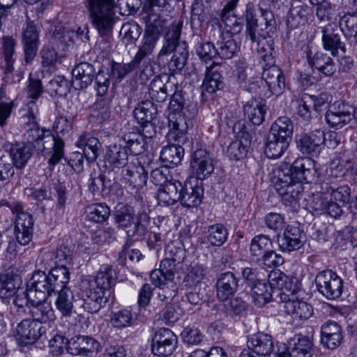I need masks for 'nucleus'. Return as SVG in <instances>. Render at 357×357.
I'll return each mask as SVG.
<instances>
[{
  "mask_svg": "<svg viewBox=\"0 0 357 357\" xmlns=\"http://www.w3.org/2000/svg\"><path fill=\"white\" fill-rule=\"evenodd\" d=\"M273 174L272 181L275 190L281 197L282 203L291 211H296L302 197L301 183H310L315 177L314 161L307 157L300 158L291 166L284 164L275 168Z\"/></svg>",
  "mask_w": 357,
  "mask_h": 357,
  "instance_id": "obj_1",
  "label": "nucleus"
},
{
  "mask_svg": "<svg viewBox=\"0 0 357 357\" xmlns=\"http://www.w3.org/2000/svg\"><path fill=\"white\" fill-rule=\"evenodd\" d=\"M27 119V128L23 135L24 143L36 149L38 153L48 158V164L54 167L64 156V142L55 136L50 130L40 129L33 114Z\"/></svg>",
  "mask_w": 357,
  "mask_h": 357,
  "instance_id": "obj_2",
  "label": "nucleus"
},
{
  "mask_svg": "<svg viewBox=\"0 0 357 357\" xmlns=\"http://www.w3.org/2000/svg\"><path fill=\"white\" fill-rule=\"evenodd\" d=\"M351 188L347 185L335 188L327 183L321 185L320 193L316 195L310 207L317 215H326L335 219L343 214L342 207L351 202Z\"/></svg>",
  "mask_w": 357,
  "mask_h": 357,
  "instance_id": "obj_3",
  "label": "nucleus"
},
{
  "mask_svg": "<svg viewBox=\"0 0 357 357\" xmlns=\"http://www.w3.org/2000/svg\"><path fill=\"white\" fill-rule=\"evenodd\" d=\"M185 181L184 184L174 180L169 182L163 188L158 190L156 199L158 204L163 206H172L180 202L186 208L197 206L202 202L203 189L198 185L197 179Z\"/></svg>",
  "mask_w": 357,
  "mask_h": 357,
  "instance_id": "obj_4",
  "label": "nucleus"
},
{
  "mask_svg": "<svg viewBox=\"0 0 357 357\" xmlns=\"http://www.w3.org/2000/svg\"><path fill=\"white\" fill-rule=\"evenodd\" d=\"M70 280V272L64 268H51L48 274L36 271L26 283V298L47 299L58 289L67 285Z\"/></svg>",
  "mask_w": 357,
  "mask_h": 357,
  "instance_id": "obj_5",
  "label": "nucleus"
},
{
  "mask_svg": "<svg viewBox=\"0 0 357 357\" xmlns=\"http://www.w3.org/2000/svg\"><path fill=\"white\" fill-rule=\"evenodd\" d=\"M277 288L281 291V298H287L299 289V281L296 277L286 275L280 271H271L268 275V284L265 280H261L251 287V296L252 302L259 307L264 306L271 301L272 291Z\"/></svg>",
  "mask_w": 357,
  "mask_h": 357,
  "instance_id": "obj_6",
  "label": "nucleus"
},
{
  "mask_svg": "<svg viewBox=\"0 0 357 357\" xmlns=\"http://www.w3.org/2000/svg\"><path fill=\"white\" fill-rule=\"evenodd\" d=\"M182 26V22L172 25V29L166 33L165 41L158 56L160 59L162 56L173 52L168 64L169 69L173 72H181L185 67L189 56L187 43L179 41Z\"/></svg>",
  "mask_w": 357,
  "mask_h": 357,
  "instance_id": "obj_7",
  "label": "nucleus"
},
{
  "mask_svg": "<svg viewBox=\"0 0 357 357\" xmlns=\"http://www.w3.org/2000/svg\"><path fill=\"white\" fill-rule=\"evenodd\" d=\"M93 25L101 36H108L114 25V0H87Z\"/></svg>",
  "mask_w": 357,
  "mask_h": 357,
  "instance_id": "obj_8",
  "label": "nucleus"
},
{
  "mask_svg": "<svg viewBox=\"0 0 357 357\" xmlns=\"http://www.w3.org/2000/svg\"><path fill=\"white\" fill-rule=\"evenodd\" d=\"M193 113L188 111L170 112L169 120L168 139L178 144H185L188 142L187 131L192 123Z\"/></svg>",
  "mask_w": 357,
  "mask_h": 357,
  "instance_id": "obj_9",
  "label": "nucleus"
},
{
  "mask_svg": "<svg viewBox=\"0 0 357 357\" xmlns=\"http://www.w3.org/2000/svg\"><path fill=\"white\" fill-rule=\"evenodd\" d=\"M317 291L329 300L339 298L343 290V280L331 270L320 271L315 278Z\"/></svg>",
  "mask_w": 357,
  "mask_h": 357,
  "instance_id": "obj_10",
  "label": "nucleus"
},
{
  "mask_svg": "<svg viewBox=\"0 0 357 357\" xmlns=\"http://www.w3.org/2000/svg\"><path fill=\"white\" fill-rule=\"evenodd\" d=\"M355 116L354 107L343 102H335L325 114V119L328 125L335 129L342 128Z\"/></svg>",
  "mask_w": 357,
  "mask_h": 357,
  "instance_id": "obj_11",
  "label": "nucleus"
},
{
  "mask_svg": "<svg viewBox=\"0 0 357 357\" xmlns=\"http://www.w3.org/2000/svg\"><path fill=\"white\" fill-rule=\"evenodd\" d=\"M43 327L31 319H24L13 329V335L18 343L22 346L33 344L38 340Z\"/></svg>",
  "mask_w": 357,
  "mask_h": 357,
  "instance_id": "obj_12",
  "label": "nucleus"
},
{
  "mask_svg": "<svg viewBox=\"0 0 357 357\" xmlns=\"http://www.w3.org/2000/svg\"><path fill=\"white\" fill-rule=\"evenodd\" d=\"M176 344V335L170 329L162 328L153 337L151 351L155 356H167L173 353Z\"/></svg>",
  "mask_w": 357,
  "mask_h": 357,
  "instance_id": "obj_13",
  "label": "nucleus"
},
{
  "mask_svg": "<svg viewBox=\"0 0 357 357\" xmlns=\"http://www.w3.org/2000/svg\"><path fill=\"white\" fill-rule=\"evenodd\" d=\"M13 211L16 213L15 233L16 239L22 245L29 244L32 238L33 220L32 216L23 211L22 205L17 204Z\"/></svg>",
  "mask_w": 357,
  "mask_h": 357,
  "instance_id": "obj_14",
  "label": "nucleus"
},
{
  "mask_svg": "<svg viewBox=\"0 0 357 357\" xmlns=\"http://www.w3.org/2000/svg\"><path fill=\"white\" fill-rule=\"evenodd\" d=\"M211 39L216 44L217 56L222 59L233 58L238 51V46L229 32L220 29L211 30Z\"/></svg>",
  "mask_w": 357,
  "mask_h": 357,
  "instance_id": "obj_15",
  "label": "nucleus"
},
{
  "mask_svg": "<svg viewBox=\"0 0 357 357\" xmlns=\"http://www.w3.org/2000/svg\"><path fill=\"white\" fill-rule=\"evenodd\" d=\"M341 31L335 23H329L321 27L323 48L331 52L333 56H337L339 50L345 52V43L341 40Z\"/></svg>",
  "mask_w": 357,
  "mask_h": 357,
  "instance_id": "obj_16",
  "label": "nucleus"
},
{
  "mask_svg": "<svg viewBox=\"0 0 357 357\" xmlns=\"http://www.w3.org/2000/svg\"><path fill=\"white\" fill-rule=\"evenodd\" d=\"M190 166L197 180L204 179L210 176L214 170L212 156L204 149H198L192 153Z\"/></svg>",
  "mask_w": 357,
  "mask_h": 357,
  "instance_id": "obj_17",
  "label": "nucleus"
},
{
  "mask_svg": "<svg viewBox=\"0 0 357 357\" xmlns=\"http://www.w3.org/2000/svg\"><path fill=\"white\" fill-rule=\"evenodd\" d=\"M301 291V284L299 283V289L297 292L291 294L287 296V298L282 297L281 300L284 303L285 312L291 316L294 319L302 320L309 319L313 314L312 307L307 303L297 299L296 295Z\"/></svg>",
  "mask_w": 357,
  "mask_h": 357,
  "instance_id": "obj_18",
  "label": "nucleus"
},
{
  "mask_svg": "<svg viewBox=\"0 0 357 357\" xmlns=\"http://www.w3.org/2000/svg\"><path fill=\"white\" fill-rule=\"evenodd\" d=\"M101 349L100 343L88 335H76L69 340L68 352L73 355H81L91 357Z\"/></svg>",
  "mask_w": 357,
  "mask_h": 357,
  "instance_id": "obj_19",
  "label": "nucleus"
},
{
  "mask_svg": "<svg viewBox=\"0 0 357 357\" xmlns=\"http://www.w3.org/2000/svg\"><path fill=\"white\" fill-rule=\"evenodd\" d=\"M275 24L273 14L270 10H261L260 24L248 25L245 28V39L250 40L251 45L254 46L261 38L268 36L269 31L267 29Z\"/></svg>",
  "mask_w": 357,
  "mask_h": 357,
  "instance_id": "obj_20",
  "label": "nucleus"
},
{
  "mask_svg": "<svg viewBox=\"0 0 357 357\" xmlns=\"http://www.w3.org/2000/svg\"><path fill=\"white\" fill-rule=\"evenodd\" d=\"M305 241V235L303 231L298 227L293 225H288L278 238L280 249L287 252L299 250L303 247Z\"/></svg>",
  "mask_w": 357,
  "mask_h": 357,
  "instance_id": "obj_21",
  "label": "nucleus"
},
{
  "mask_svg": "<svg viewBox=\"0 0 357 357\" xmlns=\"http://www.w3.org/2000/svg\"><path fill=\"white\" fill-rule=\"evenodd\" d=\"M325 140L324 132L316 130L310 134L301 135L296 139L297 148L303 153L317 155Z\"/></svg>",
  "mask_w": 357,
  "mask_h": 357,
  "instance_id": "obj_22",
  "label": "nucleus"
},
{
  "mask_svg": "<svg viewBox=\"0 0 357 357\" xmlns=\"http://www.w3.org/2000/svg\"><path fill=\"white\" fill-rule=\"evenodd\" d=\"M40 29L33 22H27L23 29L22 43L26 63L31 62L36 56L39 45Z\"/></svg>",
  "mask_w": 357,
  "mask_h": 357,
  "instance_id": "obj_23",
  "label": "nucleus"
},
{
  "mask_svg": "<svg viewBox=\"0 0 357 357\" xmlns=\"http://www.w3.org/2000/svg\"><path fill=\"white\" fill-rule=\"evenodd\" d=\"M343 340L342 327L334 321H327L321 327V343L331 350L337 348Z\"/></svg>",
  "mask_w": 357,
  "mask_h": 357,
  "instance_id": "obj_24",
  "label": "nucleus"
},
{
  "mask_svg": "<svg viewBox=\"0 0 357 357\" xmlns=\"http://www.w3.org/2000/svg\"><path fill=\"white\" fill-rule=\"evenodd\" d=\"M114 222L119 229L124 230L128 238L136 240V234H132L134 229L135 214L132 207L128 205H121L116 208L114 215Z\"/></svg>",
  "mask_w": 357,
  "mask_h": 357,
  "instance_id": "obj_25",
  "label": "nucleus"
},
{
  "mask_svg": "<svg viewBox=\"0 0 357 357\" xmlns=\"http://www.w3.org/2000/svg\"><path fill=\"white\" fill-rule=\"evenodd\" d=\"M181 263L169 257L162 259L160 268L150 273L151 283L154 285H162L163 282H173L175 273L178 271V265Z\"/></svg>",
  "mask_w": 357,
  "mask_h": 357,
  "instance_id": "obj_26",
  "label": "nucleus"
},
{
  "mask_svg": "<svg viewBox=\"0 0 357 357\" xmlns=\"http://www.w3.org/2000/svg\"><path fill=\"white\" fill-rule=\"evenodd\" d=\"M168 74H160L154 77L149 84V93L152 100L164 102L169 91L174 90V84L169 82Z\"/></svg>",
  "mask_w": 357,
  "mask_h": 357,
  "instance_id": "obj_27",
  "label": "nucleus"
},
{
  "mask_svg": "<svg viewBox=\"0 0 357 357\" xmlns=\"http://www.w3.org/2000/svg\"><path fill=\"white\" fill-rule=\"evenodd\" d=\"M215 287L217 298L221 301H225L236 292L238 280L232 272L222 273L217 279Z\"/></svg>",
  "mask_w": 357,
  "mask_h": 357,
  "instance_id": "obj_28",
  "label": "nucleus"
},
{
  "mask_svg": "<svg viewBox=\"0 0 357 357\" xmlns=\"http://www.w3.org/2000/svg\"><path fill=\"white\" fill-rule=\"evenodd\" d=\"M28 303L30 304V314L31 319L38 324H46L52 321L55 319L54 312L52 307L50 303L47 301V299L39 300L38 298H34L36 301L31 298H26Z\"/></svg>",
  "mask_w": 357,
  "mask_h": 357,
  "instance_id": "obj_29",
  "label": "nucleus"
},
{
  "mask_svg": "<svg viewBox=\"0 0 357 357\" xmlns=\"http://www.w3.org/2000/svg\"><path fill=\"white\" fill-rule=\"evenodd\" d=\"M307 62L312 68L317 69L319 73L326 77L332 76L336 71V64L334 59L323 52L307 54Z\"/></svg>",
  "mask_w": 357,
  "mask_h": 357,
  "instance_id": "obj_30",
  "label": "nucleus"
},
{
  "mask_svg": "<svg viewBox=\"0 0 357 357\" xmlns=\"http://www.w3.org/2000/svg\"><path fill=\"white\" fill-rule=\"evenodd\" d=\"M247 347L252 349L255 354L262 357H270L274 349L271 336L263 333H258L249 336Z\"/></svg>",
  "mask_w": 357,
  "mask_h": 357,
  "instance_id": "obj_31",
  "label": "nucleus"
},
{
  "mask_svg": "<svg viewBox=\"0 0 357 357\" xmlns=\"http://www.w3.org/2000/svg\"><path fill=\"white\" fill-rule=\"evenodd\" d=\"M87 185L89 191L93 197L100 199L109 193L112 181L100 171H93L90 174Z\"/></svg>",
  "mask_w": 357,
  "mask_h": 357,
  "instance_id": "obj_32",
  "label": "nucleus"
},
{
  "mask_svg": "<svg viewBox=\"0 0 357 357\" xmlns=\"http://www.w3.org/2000/svg\"><path fill=\"white\" fill-rule=\"evenodd\" d=\"M262 79L272 94H280L285 86L284 75L281 69L275 65H271L264 68Z\"/></svg>",
  "mask_w": 357,
  "mask_h": 357,
  "instance_id": "obj_33",
  "label": "nucleus"
},
{
  "mask_svg": "<svg viewBox=\"0 0 357 357\" xmlns=\"http://www.w3.org/2000/svg\"><path fill=\"white\" fill-rule=\"evenodd\" d=\"M95 68L88 62L77 64L72 70L73 84L76 89H86L94 79Z\"/></svg>",
  "mask_w": 357,
  "mask_h": 357,
  "instance_id": "obj_34",
  "label": "nucleus"
},
{
  "mask_svg": "<svg viewBox=\"0 0 357 357\" xmlns=\"http://www.w3.org/2000/svg\"><path fill=\"white\" fill-rule=\"evenodd\" d=\"M287 352L289 357H312L313 342L307 336L298 335L289 342Z\"/></svg>",
  "mask_w": 357,
  "mask_h": 357,
  "instance_id": "obj_35",
  "label": "nucleus"
},
{
  "mask_svg": "<svg viewBox=\"0 0 357 357\" xmlns=\"http://www.w3.org/2000/svg\"><path fill=\"white\" fill-rule=\"evenodd\" d=\"M220 67V66L218 63H213L206 68L205 79L202 86L203 92L213 93L223 88L224 83L218 70Z\"/></svg>",
  "mask_w": 357,
  "mask_h": 357,
  "instance_id": "obj_36",
  "label": "nucleus"
},
{
  "mask_svg": "<svg viewBox=\"0 0 357 357\" xmlns=\"http://www.w3.org/2000/svg\"><path fill=\"white\" fill-rule=\"evenodd\" d=\"M115 271L111 266H101L95 278V283L98 289L97 291L103 292L105 295H110V289L116 282Z\"/></svg>",
  "mask_w": 357,
  "mask_h": 357,
  "instance_id": "obj_37",
  "label": "nucleus"
},
{
  "mask_svg": "<svg viewBox=\"0 0 357 357\" xmlns=\"http://www.w3.org/2000/svg\"><path fill=\"white\" fill-rule=\"evenodd\" d=\"M58 294L55 301L57 310L64 317H70L73 311L74 295L66 285L56 291Z\"/></svg>",
  "mask_w": 357,
  "mask_h": 357,
  "instance_id": "obj_38",
  "label": "nucleus"
},
{
  "mask_svg": "<svg viewBox=\"0 0 357 357\" xmlns=\"http://www.w3.org/2000/svg\"><path fill=\"white\" fill-rule=\"evenodd\" d=\"M112 96L98 97L91 107V116L98 123H103L109 119L112 112Z\"/></svg>",
  "mask_w": 357,
  "mask_h": 357,
  "instance_id": "obj_39",
  "label": "nucleus"
},
{
  "mask_svg": "<svg viewBox=\"0 0 357 357\" xmlns=\"http://www.w3.org/2000/svg\"><path fill=\"white\" fill-rule=\"evenodd\" d=\"M290 142L268 133L265 144V154L268 158H280L287 149Z\"/></svg>",
  "mask_w": 357,
  "mask_h": 357,
  "instance_id": "obj_40",
  "label": "nucleus"
},
{
  "mask_svg": "<svg viewBox=\"0 0 357 357\" xmlns=\"http://www.w3.org/2000/svg\"><path fill=\"white\" fill-rule=\"evenodd\" d=\"M9 153L13 165L17 169H22L32 155L31 146L24 142H17L12 144Z\"/></svg>",
  "mask_w": 357,
  "mask_h": 357,
  "instance_id": "obj_41",
  "label": "nucleus"
},
{
  "mask_svg": "<svg viewBox=\"0 0 357 357\" xmlns=\"http://www.w3.org/2000/svg\"><path fill=\"white\" fill-rule=\"evenodd\" d=\"M176 143L163 147L160 151V158L167 163L166 167H174L178 165L184 155V148L182 146L183 144Z\"/></svg>",
  "mask_w": 357,
  "mask_h": 357,
  "instance_id": "obj_42",
  "label": "nucleus"
},
{
  "mask_svg": "<svg viewBox=\"0 0 357 357\" xmlns=\"http://www.w3.org/2000/svg\"><path fill=\"white\" fill-rule=\"evenodd\" d=\"M312 11L306 5L293 6L289 11L287 24L291 29H296L307 23Z\"/></svg>",
  "mask_w": 357,
  "mask_h": 357,
  "instance_id": "obj_43",
  "label": "nucleus"
},
{
  "mask_svg": "<svg viewBox=\"0 0 357 357\" xmlns=\"http://www.w3.org/2000/svg\"><path fill=\"white\" fill-rule=\"evenodd\" d=\"M243 112L252 124L259 126L264 121L266 107L257 100L252 99L244 105Z\"/></svg>",
  "mask_w": 357,
  "mask_h": 357,
  "instance_id": "obj_44",
  "label": "nucleus"
},
{
  "mask_svg": "<svg viewBox=\"0 0 357 357\" xmlns=\"http://www.w3.org/2000/svg\"><path fill=\"white\" fill-rule=\"evenodd\" d=\"M108 298L109 295L90 289L84 299L82 307L89 313H97L108 302Z\"/></svg>",
  "mask_w": 357,
  "mask_h": 357,
  "instance_id": "obj_45",
  "label": "nucleus"
},
{
  "mask_svg": "<svg viewBox=\"0 0 357 357\" xmlns=\"http://www.w3.org/2000/svg\"><path fill=\"white\" fill-rule=\"evenodd\" d=\"M294 123L287 116L278 117L271 125L268 133L277 137H282L291 142L293 135Z\"/></svg>",
  "mask_w": 357,
  "mask_h": 357,
  "instance_id": "obj_46",
  "label": "nucleus"
},
{
  "mask_svg": "<svg viewBox=\"0 0 357 357\" xmlns=\"http://www.w3.org/2000/svg\"><path fill=\"white\" fill-rule=\"evenodd\" d=\"M76 144L77 146H84L83 153L85 154L86 161L88 163L94 162L102 151L101 144L96 137L86 139L85 136L81 135Z\"/></svg>",
  "mask_w": 357,
  "mask_h": 357,
  "instance_id": "obj_47",
  "label": "nucleus"
},
{
  "mask_svg": "<svg viewBox=\"0 0 357 357\" xmlns=\"http://www.w3.org/2000/svg\"><path fill=\"white\" fill-rule=\"evenodd\" d=\"M160 36L144 31V33L135 58L141 63L142 61L151 55Z\"/></svg>",
  "mask_w": 357,
  "mask_h": 357,
  "instance_id": "obj_48",
  "label": "nucleus"
},
{
  "mask_svg": "<svg viewBox=\"0 0 357 357\" xmlns=\"http://www.w3.org/2000/svg\"><path fill=\"white\" fill-rule=\"evenodd\" d=\"M128 155L126 147L121 142L119 144H115L109 146L106 160L114 167H121L126 165Z\"/></svg>",
  "mask_w": 357,
  "mask_h": 357,
  "instance_id": "obj_49",
  "label": "nucleus"
},
{
  "mask_svg": "<svg viewBox=\"0 0 357 357\" xmlns=\"http://www.w3.org/2000/svg\"><path fill=\"white\" fill-rule=\"evenodd\" d=\"M125 178L134 188H142L146 183L148 172L143 166L128 165L123 170Z\"/></svg>",
  "mask_w": 357,
  "mask_h": 357,
  "instance_id": "obj_50",
  "label": "nucleus"
},
{
  "mask_svg": "<svg viewBox=\"0 0 357 357\" xmlns=\"http://www.w3.org/2000/svg\"><path fill=\"white\" fill-rule=\"evenodd\" d=\"M133 114L139 123L153 121L158 114V107L152 100H145L138 104Z\"/></svg>",
  "mask_w": 357,
  "mask_h": 357,
  "instance_id": "obj_51",
  "label": "nucleus"
},
{
  "mask_svg": "<svg viewBox=\"0 0 357 357\" xmlns=\"http://www.w3.org/2000/svg\"><path fill=\"white\" fill-rule=\"evenodd\" d=\"M50 259L54 261V268H64L69 272L68 267L72 266L73 250L66 245H60L50 255Z\"/></svg>",
  "mask_w": 357,
  "mask_h": 357,
  "instance_id": "obj_52",
  "label": "nucleus"
},
{
  "mask_svg": "<svg viewBox=\"0 0 357 357\" xmlns=\"http://www.w3.org/2000/svg\"><path fill=\"white\" fill-rule=\"evenodd\" d=\"M272 248L273 243L268 236L258 235L251 241L250 252L257 261H260V259Z\"/></svg>",
  "mask_w": 357,
  "mask_h": 357,
  "instance_id": "obj_53",
  "label": "nucleus"
},
{
  "mask_svg": "<svg viewBox=\"0 0 357 357\" xmlns=\"http://www.w3.org/2000/svg\"><path fill=\"white\" fill-rule=\"evenodd\" d=\"M238 1V0H228L220 15V19L225 25L236 33L239 32L242 28L241 23L238 22L236 17L231 13Z\"/></svg>",
  "mask_w": 357,
  "mask_h": 357,
  "instance_id": "obj_54",
  "label": "nucleus"
},
{
  "mask_svg": "<svg viewBox=\"0 0 357 357\" xmlns=\"http://www.w3.org/2000/svg\"><path fill=\"white\" fill-rule=\"evenodd\" d=\"M51 31L52 32V43L61 47L63 50L69 45V43L73 40L75 36L73 31L61 24L54 25Z\"/></svg>",
  "mask_w": 357,
  "mask_h": 357,
  "instance_id": "obj_55",
  "label": "nucleus"
},
{
  "mask_svg": "<svg viewBox=\"0 0 357 357\" xmlns=\"http://www.w3.org/2000/svg\"><path fill=\"white\" fill-rule=\"evenodd\" d=\"M156 6L150 5V7L144 13L143 18L146 22L145 31L153 33L160 35L162 31V22L160 19V15L155 9Z\"/></svg>",
  "mask_w": 357,
  "mask_h": 357,
  "instance_id": "obj_56",
  "label": "nucleus"
},
{
  "mask_svg": "<svg viewBox=\"0 0 357 357\" xmlns=\"http://www.w3.org/2000/svg\"><path fill=\"white\" fill-rule=\"evenodd\" d=\"M206 234L207 241L213 246L222 245L228 237L227 228L220 223L210 225L207 229Z\"/></svg>",
  "mask_w": 357,
  "mask_h": 357,
  "instance_id": "obj_57",
  "label": "nucleus"
},
{
  "mask_svg": "<svg viewBox=\"0 0 357 357\" xmlns=\"http://www.w3.org/2000/svg\"><path fill=\"white\" fill-rule=\"evenodd\" d=\"M121 142L126 147L128 154L137 155L144 151L145 143L139 134L129 133L124 136Z\"/></svg>",
  "mask_w": 357,
  "mask_h": 357,
  "instance_id": "obj_58",
  "label": "nucleus"
},
{
  "mask_svg": "<svg viewBox=\"0 0 357 357\" xmlns=\"http://www.w3.org/2000/svg\"><path fill=\"white\" fill-rule=\"evenodd\" d=\"M86 218L89 221L103 222L110 215V209L105 204L98 203L89 206L86 210Z\"/></svg>",
  "mask_w": 357,
  "mask_h": 357,
  "instance_id": "obj_59",
  "label": "nucleus"
},
{
  "mask_svg": "<svg viewBox=\"0 0 357 357\" xmlns=\"http://www.w3.org/2000/svg\"><path fill=\"white\" fill-rule=\"evenodd\" d=\"M158 287L156 299L161 305H168L173 301L176 295L177 287L173 282H163L162 285H155Z\"/></svg>",
  "mask_w": 357,
  "mask_h": 357,
  "instance_id": "obj_60",
  "label": "nucleus"
},
{
  "mask_svg": "<svg viewBox=\"0 0 357 357\" xmlns=\"http://www.w3.org/2000/svg\"><path fill=\"white\" fill-rule=\"evenodd\" d=\"M195 51L199 58L206 63L217 56L216 44L213 40L197 41Z\"/></svg>",
  "mask_w": 357,
  "mask_h": 357,
  "instance_id": "obj_61",
  "label": "nucleus"
},
{
  "mask_svg": "<svg viewBox=\"0 0 357 357\" xmlns=\"http://www.w3.org/2000/svg\"><path fill=\"white\" fill-rule=\"evenodd\" d=\"M16 43L12 37L5 36L2 38V49L6 61V71L7 73L12 72L13 70V63L15 59V47Z\"/></svg>",
  "mask_w": 357,
  "mask_h": 357,
  "instance_id": "obj_62",
  "label": "nucleus"
},
{
  "mask_svg": "<svg viewBox=\"0 0 357 357\" xmlns=\"http://www.w3.org/2000/svg\"><path fill=\"white\" fill-rule=\"evenodd\" d=\"M355 162V156L352 151L344 150L339 153V154L333 160V168L340 167V174H344V170L351 169Z\"/></svg>",
  "mask_w": 357,
  "mask_h": 357,
  "instance_id": "obj_63",
  "label": "nucleus"
},
{
  "mask_svg": "<svg viewBox=\"0 0 357 357\" xmlns=\"http://www.w3.org/2000/svg\"><path fill=\"white\" fill-rule=\"evenodd\" d=\"M252 47L255 48L264 61L271 62L273 59V53L275 52L273 40L269 36L261 38V40L254 46H252Z\"/></svg>",
  "mask_w": 357,
  "mask_h": 357,
  "instance_id": "obj_64",
  "label": "nucleus"
}]
</instances>
